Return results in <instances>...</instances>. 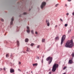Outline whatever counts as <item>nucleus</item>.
I'll return each mask as SVG.
<instances>
[{
    "mask_svg": "<svg viewBox=\"0 0 74 74\" xmlns=\"http://www.w3.org/2000/svg\"><path fill=\"white\" fill-rule=\"evenodd\" d=\"M73 40H68L65 45V47L66 48H71L73 47Z\"/></svg>",
    "mask_w": 74,
    "mask_h": 74,
    "instance_id": "nucleus-1",
    "label": "nucleus"
},
{
    "mask_svg": "<svg viewBox=\"0 0 74 74\" xmlns=\"http://www.w3.org/2000/svg\"><path fill=\"white\" fill-rule=\"evenodd\" d=\"M58 64L56 63L54 64L52 68V71L53 72H55L56 71L57 68H58Z\"/></svg>",
    "mask_w": 74,
    "mask_h": 74,
    "instance_id": "nucleus-2",
    "label": "nucleus"
},
{
    "mask_svg": "<svg viewBox=\"0 0 74 74\" xmlns=\"http://www.w3.org/2000/svg\"><path fill=\"white\" fill-rule=\"evenodd\" d=\"M52 57H48L46 59V60L47 61H49V64H51V63L52 62Z\"/></svg>",
    "mask_w": 74,
    "mask_h": 74,
    "instance_id": "nucleus-3",
    "label": "nucleus"
},
{
    "mask_svg": "<svg viewBox=\"0 0 74 74\" xmlns=\"http://www.w3.org/2000/svg\"><path fill=\"white\" fill-rule=\"evenodd\" d=\"M65 38H66V36H65V35H64L62 36L61 38V45H62V44H63V41H64V40H65Z\"/></svg>",
    "mask_w": 74,
    "mask_h": 74,
    "instance_id": "nucleus-4",
    "label": "nucleus"
},
{
    "mask_svg": "<svg viewBox=\"0 0 74 74\" xmlns=\"http://www.w3.org/2000/svg\"><path fill=\"white\" fill-rule=\"evenodd\" d=\"M46 4V3H45V2H43L42 3V5H41V9H42V8H43V7H44V6Z\"/></svg>",
    "mask_w": 74,
    "mask_h": 74,
    "instance_id": "nucleus-5",
    "label": "nucleus"
},
{
    "mask_svg": "<svg viewBox=\"0 0 74 74\" xmlns=\"http://www.w3.org/2000/svg\"><path fill=\"white\" fill-rule=\"evenodd\" d=\"M46 24L47 25V26H49V25H50V24L49 23V22L47 20H46Z\"/></svg>",
    "mask_w": 74,
    "mask_h": 74,
    "instance_id": "nucleus-6",
    "label": "nucleus"
},
{
    "mask_svg": "<svg viewBox=\"0 0 74 74\" xmlns=\"http://www.w3.org/2000/svg\"><path fill=\"white\" fill-rule=\"evenodd\" d=\"M15 71L14 69H12V68L10 69V73H14Z\"/></svg>",
    "mask_w": 74,
    "mask_h": 74,
    "instance_id": "nucleus-7",
    "label": "nucleus"
},
{
    "mask_svg": "<svg viewBox=\"0 0 74 74\" xmlns=\"http://www.w3.org/2000/svg\"><path fill=\"white\" fill-rule=\"evenodd\" d=\"M27 29H28L27 31V33H29V32H30V29H29V27L27 26Z\"/></svg>",
    "mask_w": 74,
    "mask_h": 74,
    "instance_id": "nucleus-8",
    "label": "nucleus"
},
{
    "mask_svg": "<svg viewBox=\"0 0 74 74\" xmlns=\"http://www.w3.org/2000/svg\"><path fill=\"white\" fill-rule=\"evenodd\" d=\"M73 60H69L68 63L69 64H71V63H73Z\"/></svg>",
    "mask_w": 74,
    "mask_h": 74,
    "instance_id": "nucleus-9",
    "label": "nucleus"
},
{
    "mask_svg": "<svg viewBox=\"0 0 74 74\" xmlns=\"http://www.w3.org/2000/svg\"><path fill=\"white\" fill-rule=\"evenodd\" d=\"M13 21H14V17H13L12 19V21L10 22V25H12L13 24Z\"/></svg>",
    "mask_w": 74,
    "mask_h": 74,
    "instance_id": "nucleus-10",
    "label": "nucleus"
},
{
    "mask_svg": "<svg viewBox=\"0 0 74 74\" xmlns=\"http://www.w3.org/2000/svg\"><path fill=\"white\" fill-rule=\"evenodd\" d=\"M27 52H30V51H31V50L30 49V48L27 47Z\"/></svg>",
    "mask_w": 74,
    "mask_h": 74,
    "instance_id": "nucleus-11",
    "label": "nucleus"
},
{
    "mask_svg": "<svg viewBox=\"0 0 74 74\" xmlns=\"http://www.w3.org/2000/svg\"><path fill=\"white\" fill-rule=\"evenodd\" d=\"M33 66H37V65H38V64L37 63H35V64H33Z\"/></svg>",
    "mask_w": 74,
    "mask_h": 74,
    "instance_id": "nucleus-12",
    "label": "nucleus"
},
{
    "mask_svg": "<svg viewBox=\"0 0 74 74\" xmlns=\"http://www.w3.org/2000/svg\"><path fill=\"white\" fill-rule=\"evenodd\" d=\"M55 39L56 40H59V37L58 36L57 37H56L55 38Z\"/></svg>",
    "mask_w": 74,
    "mask_h": 74,
    "instance_id": "nucleus-13",
    "label": "nucleus"
},
{
    "mask_svg": "<svg viewBox=\"0 0 74 74\" xmlns=\"http://www.w3.org/2000/svg\"><path fill=\"white\" fill-rule=\"evenodd\" d=\"M29 41V39L27 38H26L25 40V42H27Z\"/></svg>",
    "mask_w": 74,
    "mask_h": 74,
    "instance_id": "nucleus-14",
    "label": "nucleus"
},
{
    "mask_svg": "<svg viewBox=\"0 0 74 74\" xmlns=\"http://www.w3.org/2000/svg\"><path fill=\"white\" fill-rule=\"evenodd\" d=\"M45 39H42V42H44L45 41Z\"/></svg>",
    "mask_w": 74,
    "mask_h": 74,
    "instance_id": "nucleus-15",
    "label": "nucleus"
},
{
    "mask_svg": "<svg viewBox=\"0 0 74 74\" xmlns=\"http://www.w3.org/2000/svg\"><path fill=\"white\" fill-rule=\"evenodd\" d=\"M71 29H69V30L68 32V33H70V32H71Z\"/></svg>",
    "mask_w": 74,
    "mask_h": 74,
    "instance_id": "nucleus-16",
    "label": "nucleus"
},
{
    "mask_svg": "<svg viewBox=\"0 0 74 74\" xmlns=\"http://www.w3.org/2000/svg\"><path fill=\"white\" fill-rule=\"evenodd\" d=\"M67 25H67V24H65L64 26L65 27H66V26H67Z\"/></svg>",
    "mask_w": 74,
    "mask_h": 74,
    "instance_id": "nucleus-17",
    "label": "nucleus"
},
{
    "mask_svg": "<svg viewBox=\"0 0 74 74\" xmlns=\"http://www.w3.org/2000/svg\"><path fill=\"white\" fill-rule=\"evenodd\" d=\"M31 45V46H32V47H33V45H34V44L33 43H32L31 45Z\"/></svg>",
    "mask_w": 74,
    "mask_h": 74,
    "instance_id": "nucleus-18",
    "label": "nucleus"
},
{
    "mask_svg": "<svg viewBox=\"0 0 74 74\" xmlns=\"http://www.w3.org/2000/svg\"><path fill=\"white\" fill-rule=\"evenodd\" d=\"M17 44L18 45H19V41H17Z\"/></svg>",
    "mask_w": 74,
    "mask_h": 74,
    "instance_id": "nucleus-19",
    "label": "nucleus"
},
{
    "mask_svg": "<svg viewBox=\"0 0 74 74\" xmlns=\"http://www.w3.org/2000/svg\"><path fill=\"white\" fill-rule=\"evenodd\" d=\"M72 56H74V52L72 53Z\"/></svg>",
    "mask_w": 74,
    "mask_h": 74,
    "instance_id": "nucleus-20",
    "label": "nucleus"
},
{
    "mask_svg": "<svg viewBox=\"0 0 74 74\" xmlns=\"http://www.w3.org/2000/svg\"><path fill=\"white\" fill-rule=\"evenodd\" d=\"M58 5H59V4H56V5H55V7H57V6H58Z\"/></svg>",
    "mask_w": 74,
    "mask_h": 74,
    "instance_id": "nucleus-21",
    "label": "nucleus"
},
{
    "mask_svg": "<svg viewBox=\"0 0 74 74\" xmlns=\"http://www.w3.org/2000/svg\"><path fill=\"white\" fill-rule=\"evenodd\" d=\"M24 15H26V14H27V13L26 12H24L23 13Z\"/></svg>",
    "mask_w": 74,
    "mask_h": 74,
    "instance_id": "nucleus-22",
    "label": "nucleus"
},
{
    "mask_svg": "<svg viewBox=\"0 0 74 74\" xmlns=\"http://www.w3.org/2000/svg\"><path fill=\"white\" fill-rule=\"evenodd\" d=\"M31 33H32V34H33V30H32Z\"/></svg>",
    "mask_w": 74,
    "mask_h": 74,
    "instance_id": "nucleus-23",
    "label": "nucleus"
},
{
    "mask_svg": "<svg viewBox=\"0 0 74 74\" xmlns=\"http://www.w3.org/2000/svg\"><path fill=\"white\" fill-rule=\"evenodd\" d=\"M39 47H40V45H38L37 46V48H39Z\"/></svg>",
    "mask_w": 74,
    "mask_h": 74,
    "instance_id": "nucleus-24",
    "label": "nucleus"
},
{
    "mask_svg": "<svg viewBox=\"0 0 74 74\" xmlns=\"http://www.w3.org/2000/svg\"><path fill=\"white\" fill-rule=\"evenodd\" d=\"M1 21L2 22H3V21H4V20L3 19H1Z\"/></svg>",
    "mask_w": 74,
    "mask_h": 74,
    "instance_id": "nucleus-25",
    "label": "nucleus"
},
{
    "mask_svg": "<svg viewBox=\"0 0 74 74\" xmlns=\"http://www.w3.org/2000/svg\"><path fill=\"white\" fill-rule=\"evenodd\" d=\"M66 15H67V16H68V15H69V13H66Z\"/></svg>",
    "mask_w": 74,
    "mask_h": 74,
    "instance_id": "nucleus-26",
    "label": "nucleus"
},
{
    "mask_svg": "<svg viewBox=\"0 0 74 74\" xmlns=\"http://www.w3.org/2000/svg\"><path fill=\"white\" fill-rule=\"evenodd\" d=\"M36 59H39V57H38V56H37L36 57Z\"/></svg>",
    "mask_w": 74,
    "mask_h": 74,
    "instance_id": "nucleus-27",
    "label": "nucleus"
},
{
    "mask_svg": "<svg viewBox=\"0 0 74 74\" xmlns=\"http://www.w3.org/2000/svg\"><path fill=\"white\" fill-rule=\"evenodd\" d=\"M35 34H38V33L37 32H35Z\"/></svg>",
    "mask_w": 74,
    "mask_h": 74,
    "instance_id": "nucleus-28",
    "label": "nucleus"
},
{
    "mask_svg": "<svg viewBox=\"0 0 74 74\" xmlns=\"http://www.w3.org/2000/svg\"><path fill=\"white\" fill-rule=\"evenodd\" d=\"M18 64H21V62H19Z\"/></svg>",
    "mask_w": 74,
    "mask_h": 74,
    "instance_id": "nucleus-29",
    "label": "nucleus"
},
{
    "mask_svg": "<svg viewBox=\"0 0 74 74\" xmlns=\"http://www.w3.org/2000/svg\"><path fill=\"white\" fill-rule=\"evenodd\" d=\"M66 69V67H65L64 68V70H65V69Z\"/></svg>",
    "mask_w": 74,
    "mask_h": 74,
    "instance_id": "nucleus-30",
    "label": "nucleus"
},
{
    "mask_svg": "<svg viewBox=\"0 0 74 74\" xmlns=\"http://www.w3.org/2000/svg\"><path fill=\"white\" fill-rule=\"evenodd\" d=\"M3 69L2 68H0V71H1Z\"/></svg>",
    "mask_w": 74,
    "mask_h": 74,
    "instance_id": "nucleus-31",
    "label": "nucleus"
},
{
    "mask_svg": "<svg viewBox=\"0 0 74 74\" xmlns=\"http://www.w3.org/2000/svg\"><path fill=\"white\" fill-rule=\"evenodd\" d=\"M3 69V70H4V71H5V68H4Z\"/></svg>",
    "mask_w": 74,
    "mask_h": 74,
    "instance_id": "nucleus-32",
    "label": "nucleus"
},
{
    "mask_svg": "<svg viewBox=\"0 0 74 74\" xmlns=\"http://www.w3.org/2000/svg\"><path fill=\"white\" fill-rule=\"evenodd\" d=\"M42 63H43V59H42V61H41Z\"/></svg>",
    "mask_w": 74,
    "mask_h": 74,
    "instance_id": "nucleus-33",
    "label": "nucleus"
},
{
    "mask_svg": "<svg viewBox=\"0 0 74 74\" xmlns=\"http://www.w3.org/2000/svg\"><path fill=\"white\" fill-rule=\"evenodd\" d=\"M68 0V1H71L72 0Z\"/></svg>",
    "mask_w": 74,
    "mask_h": 74,
    "instance_id": "nucleus-34",
    "label": "nucleus"
},
{
    "mask_svg": "<svg viewBox=\"0 0 74 74\" xmlns=\"http://www.w3.org/2000/svg\"><path fill=\"white\" fill-rule=\"evenodd\" d=\"M72 15H73V16H74V12L72 13Z\"/></svg>",
    "mask_w": 74,
    "mask_h": 74,
    "instance_id": "nucleus-35",
    "label": "nucleus"
},
{
    "mask_svg": "<svg viewBox=\"0 0 74 74\" xmlns=\"http://www.w3.org/2000/svg\"><path fill=\"white\" fill-rule=\"evenodd\" d=\"M60 21H63V20H62V18H60Z\"/></svg>",
    "mask_w": 74,
    "mask_h": 74,
    "instance_id": "nucleus-36",
    "label": "nucleus"
},
{
    "mask_svg": "<svg viewBox=\"0 0 74 74\" xmlns=\"http://www.w3.org/2000/svg\"><path fill=\"white\" fill-rule=\"evenodd\" d=\"M18 71H21V70L19 69H18Z\"/></svg>",
    "mask_w": 74,
    "mask_h": 74,
    "instance_id": "nucleus-37",
    "label": "nucleus"
},
{
    "mask_svg": "<svg viewBox=\"0 0 74 74\" xmlns=\"http://www.w3.org/2000/svg\"><path fill=\"white\" fill-rule=\"evenodd\" d=\"M51 72H49V74H51Z\"/></svg>",
    "mask_w": 74,
    "mask_h": 74,
    "instance_id": "nucleus-38",
    "label": "nucleus"
},
{
    "mask_svg": "<svg viewBox=\"0 0 74 74\" xmlns=\"http://www.w3.org/2000/svg\"><path fill=\"white\" fill-rule=\"evenodd\" d=\"M65 7H67V4H66L65 5Z\"/></svg>",
    "mask_w": 74,
    "mask_h": 74,
    "instance_id": "nucleus-39",
    "label": "nucleus"
},
{
    "mask_svg": "<svg viewBox=\"0 0 74 74\" xmlns=\"http://www.w3.org/2000/svg\"><path fill=\"white\" fill-rule=\"evenodd\" d=\"M9 55H8V54H7L6 55V56H8Z\"/></svg>",
    "mask_w": 74,
    "mask_h": 74,
    "instance_id": "nucleus-40",
    "label": "nucleus"
},
{
    "mask_svg": "<svg viewBox=\"0 0 74 74\" xmlns=\"http://www.w3.org/2000/svg\"><path fill=\"white\" fill-rule=\"evenodd\" d=\"M57 26H58V25H56L55 27H57Z\"/></svg>",
    "mask_w": 74,
    "mask_h": 74,
    "instance_id": "nucleus-41",
    "label": "nucleus"
},
{
    "mask_svg": "<svg viewBox=\"0 0 74 74\" xmlns=\"http://www.w3.org/2000/svg\"><path fill=\"white\" fill-rule=\"evenodd\" d=\"M6 56V58H7L8 57V56Z\"/></svg>",
    "mask_w": 74,
    "mask_h": 74,
    "instance_id": "nucleus-42",
    "label": "nucleus"
},
{
    "mask_svg": "<svg viewBox=\"0 0 74 74\" xmlns=\"http://www.w3.org/2000/svg\"><path fill=\"white\" fill-rule=\"evenodd\" d=\"M31 10V9H30L29 10V11H30V10Z\"/></svg>",
    "mask_w": 74,
    "mask_h": 74,
    "instance_id": "nucleus-43",
    "label": "nucleus"
},
{
    "mask_svg": "<svg viewBox=\"0 0 74 74\" xmlns=\"http://www.w3.org/2000/svg\"><path fill=\"white\" fill-rule=\"evenodd\" d=\"M31 73H32V71L31 72Z\"/></svg>",
    "mask_w": 74,
    "mask_h": 74,
    "instance_id": "nucleus-44",
    "label": "nucleus"
}]
</instances>
